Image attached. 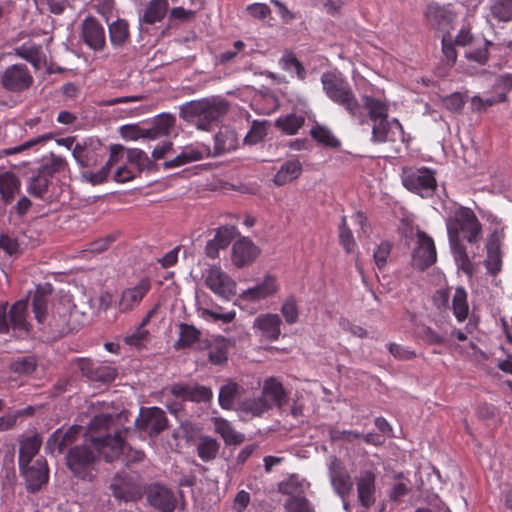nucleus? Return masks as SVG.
Segmentation results:
<instances>
[{
	"label": "nucleus",
	"instance_id": "nucleus-1",
	"mask_svg": "<svg viewBox=\"0 0 512 512\" xmlns=\"http://www.w3.org/2000/svg\"><path fill=\"white\" fill-rule=\"evenodd\" d=\"M130 413L126 410L112 415L100 414L93 417L88 425L85 441L71 446L65 456L66 467L71 474L83 481L96 477V466L103 457L112 462L123 452Z\"/></svg>",
	"mask_w": 512,
	"mask_h": 512
},
{
	"label": "nucleus",
	"instance_id": "nucleus-2",
	"mask_svg": "<svg viewBox=\"0 0 512 512\" xmlns=\"http://www.w3.org/2000/svg\"><path fill=\"white\" fill-rule=\"evenodd\" d=\"M226 101L215 98L192 100L181 105L179 116L198 130L209 131L227 113Z\"/></svg>",
	"mask_w": 512,
	"mask_h": 512
},
{
	"label": "nucleus",
	"instance_id": "nucleus-3",
	"mask_svg": "<svg viewBox=\"0 0 512 512\" xmlns=\"http://www.w3.org/2000/svg\"><path fill=\"white\" fill-rule=\"evenodd\" d=\"M321 84L326 96L341 106L352 118L360 124L367 123L362 105L354 94L351 85L339 74L325 72L321 75Z\"/></svg>",
	"mask_w": 512,
	"mask_h": 512
},
{
	"label": "nucleus",
	"instance_id": "nucleus-4",
	"mask_svg": "<svg viewBox=\"0 0 512 512\" xmlns=\"http://www.w3.org/2000/svg\"><path fill=\"white\" fill-rule=\"evenodd\" d=\"M448 238L459 237L460 233L471 244L481 238V224L472 209L459 207L446 219Z\"/></svg>",
	"mask_w": 512,
	"mask_h": 512
},
{
	"label": "nucleus",
	"instance_id": "nucleus-5",
	"mask_svg": "<svg viewBox=\"0 0 512 512\" xmlns=\"http://www.w3.org/2000/svg\"><path fill=\"white\" fill-rule=\"evenodd\" d=\"M401 180L407 190L422 198L432 196L437 188L434 172L426 167H403Z\"/></svg>",
	"mask_w": 512,
	"mask_h": 512
},
{
	"label": "nucleus",
	"instance_id": "nucleus-6",
	"mask_svg": "<svg viewBox=\"0 0 512 512\" xmlns=\"http://www.w3.org/2000/svg\"><path fill=\"white\" fill-rule=\"evenodd\" d=\"M112 495L124 502H137L146 492L143 479L136 474H117L110 483Z\"/></svg>",
	"mask_w": 512,
	"mask_h": 512
},
{
	"label": "nucleus",
	"instance_id": "nucleus-7",
	"mask_svg": "<svg viewBox=\"0 0 512 512\" xmlns=\"http://www.w3.org/2000/svg\"><path fill=\"white\" fill-rule=\"evenodd\" d=\"M77 316V311H71L64 305L56 307L48 322V332L51 337L53 339H59L78 331L80 323L76 320Z\"/></svg>",
	"mask_w": 512,
	"mask_h": 512
},
{
	"label": "nucleus",
	"instance_id": "nucleus-8",
	"mask_svg": "<svg viewBox=\"0 0 512 512\" xmlns=\"http://www.w3.org/2000/svg\"><path fill=\"white\" fill-rule=\"evenodd\" d=\"M134 426L152 438L167 428L168 420L165 412L159 407H141L138 417L134 420Z\"/></svg>",
	"mask_w": 512,
	"mask_h": 512
},
{
	"label": "nucleus",
	"instance_id": "nucleus-9",
	"mask_svg": "<svg viewBox=\"0 0 512 512\" xmlns=\"http://www.w3.org/2000/svg\"><path fill=\"white\" fill-rule=\"evenodd\" d=\"M33 77L24 64H13L7 67L0 76V85L6 91L21 93L33 85Z\"/></svg>",
	"mask_w": 512,
	"mask_h": 512
},
{
	"label": "nucleus",
	"instance_id": "nucleus-10",
	"mask_svg": "<svg viewBox=\"0 0 512 512\" xmlns=\"http://www.w3.org/2000/svg\"><path fill=\"white\" fill-rule=\"evenodd\" d=\"M20 474L25 480L27 492L35 494L47 485L49 468L44 458H38L33 463L19 466Z\"/></svg>",
	"mask_w": 512,
	"mask_h": 512
},
{
	"label": "nucleus",
	"instance_id": "nucleus-11",
	"mask_svg": "<svg viewBox=\"0 0 512 512\" xmlns=\"http://www.w3.org/2000/svg\"><path fill=\"white\" fill-rule=\"evenodd\" d=\"M417 245L412 253V265L423 271L436 262V248L433 239L424 231L418 230Z\"/></svg>",
	"mask_w": 512,
	"mask_h": 512
},
{
	"label": "nucleus",
	"instance_id": "nucleus-12",
	"mask_svg": "<svg viewBox=\"0 0 512 512\" xmlns=\"http://www.w3.org/2000/svg\"><path fill=\"white\" fill-rule=\"evenodd\" d=\"M205 284L219 297L230 300L236 294V283L219 267L206 271Z\"/></svg>",
	"mask_w": 512,
	"mask_h": 512
},
{
	"label": "nucleus",
	"instance_id": "nucleus-13",
	"mask_svg": "<svg viewBox=\"0 0 512 512\" xmlns=\"http://www.w3.org/2000/svg\"><path fill=\"white\" fill-rule=\"evenodd\" d=\"M328 471L330 482L335 493L342 499H345L353 489V482L349 472L336 457L331 459Z\"/></svg>",
	"mask_w": 512,
	"mask_h": 512
},
{
	"label": "nucleus",
	"instance_id": "nucleus-14",
	"mask_svg": "<svg viewBox=\"0 0 512 512\" xmlns=\"http://www.w3.org/2000/svg\"><path fill=\"white\" fill-rule=\"evenodd\" d=\"M360 505L366 509L376 502V474L372 470H361L355 477Z\"/></svg>",
	"mask_w": 512,
	"mask_h": 512
},
{
	"label": "nucleus",
	"instance_id": "nucleus-15",
	"mask_svg": "<svg viewBox=\"0 0 512 512\" xmlns=\"http://www.w3.org/2000/svg\"><path fill=\"white\" fill-rule=\"evenodd\" d=\"M239 139L236 131L229 126H222L214 136V147L205 146L206 157H218L237 149Z\"/></svg>",
	"mask_w": 512,
	"mask_h": 512
},
{
	"label": "nucleus",
	"instance_id": "nucleus-16",
	"mask_svg": "<svg viewBox=\"0 0 512 512\" xmlns=\"http://www.w3.org/2000/svg\"><path fill=\"white\" fill-rule=\"evenodd\" d=\"M147 501L151 506L161 512H173L176 507V498L173 492L159 483L152 484L146 489Z\"/></svg>",
	"mask_w": 512,
	"mask_h": 512
},
{
	"label": "nucleus",
	"instance_id": "nucleus-17",
	"mask_svg": "<svg viewBox=\"0 0 512 512\" xmlns=\"http://www.w3.org/2000/svg\"><path fill=\"white\" fill-rule=\"evenodd\" d=\"M425 18L432 28L443 32V35H450V29L455 19V15L451 10L431 3L427 5Z\"/></svg>",
	"mask_w": 512,
	"mask_h": 512
},
{
	"label": "nucleus",
	"instance_id": "nucleus-18",
	"mask_svg": "<svg viewBox=\"0 0 512 512\" xmlns=\"http://www.w3.org/2000/svg\"><path fill=\"white\" fill-rule=\"evenodd\" d=\"M81 39L91 49L101 51L105 47V30L99 21L92 17H86L81 25Z\"/></svg>",
	"mask_w": 512,
	"mask_h": 512
},
{
	"label": "nucleus",
	"instance_id": "nucleus-19",
	"mask_svg": "<svg viewBox=\"0 0 512 512\" xmlns=\"http://www.w3.org/2000/svg\"><path fill=\"white\" fill-rule=\"evenodd\" d=\"M82 431L79 425L69 427L65 432L61 429L55 430L47 439L45 450L51 454L58 452L63 453L64 450L74 444Z\"/></svg>",
	"mask_w": 512,
	"mask_h": 512
},
{
	"label": "nucleus",
	"instance_id": "nucleus-20",
	"mask_svg": "<svg viewBox=\"0 0 512 512\" xmlns=\"http://www.w3.org/2000/svg\"><path fill=\"white\" fill-rule=\"evenodd\" d=\"M170 392L176 398L182 401L191 402H209L213 397V392L209 387L199 384H181L177 383L171 386Z\"/></svg>",
	"mask_w": 512,
	"mask_h": 512
},
{
	"label": "nucleus",
	"instance_id": "nucleus-21",
	"mask_svg": "<svg viewBox=\"0 0 512 512\" xmlns=\"http://www.w3.org/2000/svg\"><path fill=\"white\" fill-rule=\"evenodd\" d=\"M260 254V249L247 237H242L232 246V263L237 268L251 265Z\"/></svg>",
	"mask_w": 512,
	"mask_h": 512
},
{
	"label": "nucleus",
	"instance_id": "nucleus-22",
	"mask_svg": "<svg viewBox=\"0 0 512 512\" xmlns=\"http://www.w3.org/2000/svg\"><path fill=\"white\" fill-rule=\"evenodd\" d=\"M151 288L149 279H141L137 285L131 288H127L122 292L119 301L120 312H129L138 306L143 297L148 293Z\"/></svg>",
	"mask_w": 512,
	"mask_h": 512
},
{
	"label": "nucleus",
	"instance_id": "nucleus-23",
	"mask_svg": "<svg viewBox=\"0 0 512 512\" xmlns=\"http://www.w3.org/2000/svg\"><path fill=\"white\" fill-rule=\"evenodd\" d=\"M372 141L376 143H384L387 141H396V132L398 130L400 137L403 136L402 125L397 119L389 121L388 118L372 122Z\"/></svg>",
	"mask_w": 512,
	"mask_h": 512
},
{
	"label": "nucleus",
	"instance_id": "nucleus-24",
	"mask_svg": "<svg viewBox=\"0 0 512 512\" xmlns=\"http://www.w3.org/2000/svg\"><path fill=\"white\" fill-rule=\"evenodd\" d=\"M235 235L236 228L234 226L225 225L219 227L216 230L214 238L209 240L206 244V256L212 259L218 257L219 250L227 248Z\"/></svg>",
	"mask_w": 512,
	"mask_h": 512
},
{
	"label": "nucleus",
	"instance_id": "nucleus-25",
	"mask_svg": "<svg viewBox=\"0 0 512 512\" xmlns=\"http://www.w3.org/2000/svg\"><path fill=\"white\" fill-rule=\"evenodd\" d=\"M245 389L237 382L227 380L224 385L220 387L218 401L221 408L232 410L235 404L239 406V402L243 400Z\"/></svg>",
	"mask_w": 512,
	"mask_h": 512
},
{
	"label": "nucleus",
	"instance_id": "nucleus-26",
	"mask_svg": "<svg viewBox=\"0 0 512 512\" xmlns=\"http://www.w3.org/2000/svg\"><path fill=\"white\" fill-rule=\"evenodd\" d=\"M500 245L499 237L494 232L487 241V256L484 261L487 272L492 276H496L502 269V253Z\"/></svg>",
	"mask_w": 512,
	"mask_h": 512
},
{
	"label": "nucleus",
	"instance_id": "nucleus-27",
	"mask_svg": "<svg viewBox=\"0 0 512 512\" xmlns=\"http://www.w3.org/2000/svg\"><path fill=\"white\" fill-rule=\"evenodd\" d=\"M125 150L122 145L115 144L110 147V156L105 165L95 173H87L83 176L93 185L101 184L106 181L111 168L119 161V155Z\"/></svg>",
	"mask_w": 512,
	"mask_h": 512
},
{
	"label": "nucleus",
	"instance_id": "nucleus-28",
	"mask_svg": "<svg viewBox=\"0 0 512 512\" xmlns=\"http://www.w3.org/2000/svg\"><path fill=\"white\" fill-rule=\"evenodd\" d=\"M277 290L275 278L267 275L262 283L243 291L240 297L247 301H257L273 295Z\"/></svg>",
	"mask_w": 512,
	"mask_h": 512
},
{
	"label": "nucleus",
	"instance_id": "nucleus-29",
	"mask_svg": "<svg viewBox=\"0 0 512 512\" xmlns=\"http://www.w3.org/2000/svg\"><path fill=\"white\" fill-rule=\"evenodd\" d=\"M261 397H265L272 406L276 405L278 408H282L287 402V393L275 378H269L264 382Z\"/></svg>",
	"mask_w": 512,
	"mask_h": 512
},
{
	"label": "nucleus",
	"instance_id": "nucleus-30",
	"mask_svg": "<svg viewBox=\"0 0 512 512\" xmlns=\"http://www.w3.org/2000/svg\"><path fill=\"white\" fill-rule=\"evenodd\" d=\"M168 8V0H151L147 4L142 16L139 18V21L141 24L153 25L166 16Z\"/></svg>",
	"mask_w": 512,
	"mask_h": 512
},
{
	"label": "nucleus",
	"instance_id": "nucleus-31",
	"mask_svg": "<svg viewBox=\"0 0 512 512\" xmlns=\"http://www.w3.org/2000/svg\"><path fill=\"white\" fill-rule=\"evenodd\" d=\"M52 292L50 284L38 285L32 299V310L39 323H43L47 314L48 296Z\"/></svg>",
	"mask_w": 512,
	"mask_h": 512
},
{
	"label": "nucleus",
	"instance_id": "nucleus-32",
	"mask_svg": "<svg viewBox=\"0 0 512 512\" xmlns=\"http://www.w3.org/2000/svg\"><path fill=\"white\" fill-rule=\"evenodd\" d=\"M302 172V164L298 159L286 161L274 176V183L283 186L294 179H297Z\"/></svg>",
	"mask_w": 512,
	"mask_h": 512
},
{
	"label": "nucleus",
	"instance_id": "nucleus-33",
	"mask_svg": "<svg viewBox=\"0 0 512 512\" xmlns=\"http://www.w3.org/2000/svg\"><path fill=\"white\" fill-rule=\"evenodd\" d=\"M127 161L137 167L141 173L143 171H157L159 166L143 150L137 148L126 149Z\"/></svg>",
	"mask_w": 512,
	"mask_h": 512
},
{
	"label": "nucleus",
	"instance_id": "nucleus-34",
	"mask_svg": "<svg viewBox=\"0 0 512 512\" xmlns=\"http://www.w3.org/2000/svg\"><path fill=\"white\" fill-rule=\"evenodd\" d=\"M280 324L281 319L277 314L260 315L255 320V326H257L272 341L279 338Z\"/></svg>",
	"mask_w": 512,
	"mask_h": 512
},
{
	"label": "nucleus",
	"instance_id": "nucleus-35",
	"mask_svg": "<svg viewBox=\"0 0 512 512\" xmlns=\"http://www.w3.org/2000/svg\"><path fill=\"white\" fill-rule=\"evenodd\" d=\"M20 180L13 173L0 174V193L3 201L9 204L20 191Z\"/></svg>",
	"mask_w": 512,
	"mask_h": 512
},
{
	"label": "nucleus",
	"instance_id": "nucleus-36",
	"mask_svg": "<svg viewBox=\"0 0 512 512\" xmlns=\"http://www.w3.org/2000/svg\"><path fill=\"white\" fill-rule=\"evenodd\" d=\"M42 440L38 435L27 437L21 442L19 449V466L33 463V458L39 452Z\"/></svg>",
	"mask_w": 512,
	"mask_h": 512
},
{
	"label": "nucleus",
	"instance_id": "nucleus-37",
	"mask_svg": "<svg viewBox=\"0 0 512 512\" xmlns=\"http://www.w3.org/2000/svg\"><path fill=\"white\" fill-rule=\"evenodd\" d=\"M271 408L272 404L267 399H265V397L261 396L252 399L244 397L243 400L239 402V407H237L239 411L255 417L261 416L264 412Z\"/></svg>",
	"mask_w": 512,
	"mask_h": 512
},
{
	"label": "nucleus",
	"instance_id": "nucleus-38",
	"mask_svg": "<svg viewBox=\"0 0 512 512\" xmlns=\"http://www.w3.org/2000/svg\"><path fill=\"white\" fill-rule=\"evenodd\" d=\"M28 308V299H21L11 306L9 311V319L15 329H21L26 332L29 331V325L26 321V314Z\"/></svg>",
	"mask_w": 512,
	"mask_h": 512
},
{
	"label": "nucleus",
	"instance_id": "nucleus-39",
	"mask_svg": "<svg viewBox=\"0 0 512 512\" xmlns=\"http://www.w3.org/2000/svg\"><path fill=\"white\" fill-rule=\"evenodd\" d=\"M364 105L362 109H366L370 121L374 122L384 118H388V106L386 103L372 96H364Z\"/></svg>",
	"mask_w": 512,
	"mask_h": 512
},
{
	"label": "nucleus",
	"instance_id": "nucleus-40",
	"mask_svg": "<svg viewBox=\"0 0 512 512\" xmlns=\"http://www.w3.org/2000/svg\"><path fill=\"white\" fill-rule=\"evenodd\" d=\"M209 348L208 359L214 365H223L228 360L229 341L225 338L217 339Z\"/></svg>",
	"mask_w": 512,
	"mask_h": 512
},
{
	"label": "nucleus",
	"instance_id": "nucleus-41",
	"mask_svg": "<svg viewBox=\"0 0 512 512\" xmlns=\"http://www.w3.org/2000/svg\"><path fill=\"white\" fill-rule=\"evenodd\" d=\"M219 442L210 436H203L197 444V454L203 461L214 460L219 452Z\"/></svg>",
	"mask_w": 512,
	"mask_h": 512
},
{
	"label": "nucleus",
	"instance_id": "nucleus-42",
	"mask_svg": "<svg viewBox=\"0 0 512 512\" xmlns=\"http://www.w3.org/2000/svg\"><path fill=\"white\" fill-rule=\"evenodd\" d=\"M453 313L459 322L464 321L469 313V305L467 301L466 290L459 286L455 289L452 299Z\"/></svg>",
	"mask_w": 512,
	"mask_h": 512
},
{
	"label": "nucleus",
	"instance_id": "nucleus-43",
	"mask_svg": "<svg viewBox=\"0 0 512 512\" xmlns=\"http://www.w3.org/2000/svg\"><path fill=\"white\" fill-rule=\"evenodd\" d=\"M304 117L294 113L276 119L275 126L288 135L296 134L304 124Z\"/></svg>",
	"mask_w": 512,
	"mask_h": 512
},
{
	"label": "nucleus",
	"instance_id": "nucleus-44",
	"mask_svg": "<svg viewBox=\"0 0 512 512\" xmlns=\"http://www.w3.org/2000/svg\"><path fill=\"white\" fill-rule=\"evenodd\" d=\"M109 37L114 46H123L129 38V26L123 19H117L109 25Z\"/></svg>",
	"mask_w": 512,
	"mask_h": 512
},
{
	"label": "nucleus",
	"instance_id": "nucleus-45",
	"mask_svg": "<svg viewBox=\"0 0 512 512\" xmlns=\"http://www.w3.org/2000/svg\"><path fill=\"white\" fill-rule=\"evenodd\" d=\"M216 431L221 435L227 445H239L244 442L245 436L235 431L226 420L216 422Z\"/></svg>",
	"mask_w": 512,
	"mask_h": 512
},
{
	"label": "nucleus",
	"instance_id": "nucleus-46",
	"mask_svg": "<svg viewBox=\"0 0 512 512\" xmlns=\"http://www.w3.org/2000/svg\"><path fill=\"white\" fill-rule=\"evenodd\" d=\"M416 333L428 345H441L447 342V333L445 331H435L424 324L417 327Z\"/></svg>",
	"mask_w": 512,
	"mask_h": 512
},
{
	"label": "nucleus",
	"instance_id": "nucleus-47",
	"mask_svg": "<svg viewBox=\"0 0 512 512\" xmlns=\"http://www.w3.org/2000/svg\"><path fill=\"white\" fill-rule=\"evenodd\" d=\"M310 134L314 140L326 147L338 148L341 144L332 132L324 126H314L311 129Z\"/></svg>",
	"mask_w": 512,
	"mask_h": 512
},
{
	"label": "nucleus",
	"instance_id": "nucleus-48",
	"mask_svg": "<svg viewBox=\"0 0 512 512\" xmlns=\"http://www.w3.org/2000/svg\"><path fill=\"white\" fill-rule=\"evenodd\" d=\"M66 166H67V163H66L65 159L51 154L50 161L42 164L37 169V172L51 181V178H53V176L56 173L63 171L66 168Z\"/></svg>",
	"mask_w": 512,
	"mask_h": 512
},
{
	"label": "nucleus",
	"instance_id": "nucleus-49",
	"mask_svg": "<svg viewBox=\"0 0 512 512\" xmlns=\"http://www.w3.org/2000/svg\"><path fill=\"white\" fill-rule=\"evenodd\" d=\"M491 15L498 21L512 20V0H494L490 6Z\"/></svg>",
	"mask_w": 512,
	"mask_h": 512
},
{
	"label": "nucleus",
	"instance_id": "nucleus-50",
	"mask_svg": "<svg viewBox=\"0 0 512 512\" xmlns=\"http://www.w3.org/2000/svg\"><path fill=\"white\" fill-rule=\"evenodd\" d=\"M37 360L34 356L19 357L9 364V369L20 375H28L35 371Z\"/></svg>",
	"mask_w": 512,
	"mask_h": 512
},
{
	"label": "nucleus",
	"instance_id": "nucleus-51",
	"mask_svg": "<svg viewBox=\"0 0 512 512\" xmlns=\"http://www.w3.org/2000/svg\"><path fill=\"white\" fill-rule=\"evenodd\" d=\"M180 337L177 341L178 348H186L191 346L194 342L199 339L200 331L193 325L181 323L179 326Z\"/></svg>",
	"mask_w": 512,
	"mask_h": 512
},
{
	"label": "nucleus",
	"instance_id": "nucleus-52",
	"mask_svg": "<svg viewBox=\"0 0 512 512\" xmlns=\"http://www.w3.org/2000/svg\"><path fill=\"white\" fill-rule=\"evenodd\" d=\"M51 181L40 173H36L30 178L28 192L38 198H43L47 193Z\"/></svg>",
	"mask_w": 512,
	"mask_h": 512
},
{
	"label": "nucleus",
	"instance_id": "nucleus-53",
	"mask_svg": "<svg viewBox=\"0 0 512 512\" xmlns=\"http://www.w3.org/2000/svg\"><path fill=\"white\" fill-rule=\"evenodd\" d=\"M284 508L286 512H314V507L304 496L289 497L284 504Z\"/></svg>",
	"mask_w": 512,
	"mask_h": 512
},
{
	"label": "nucleus",
	"instance_id": "nucleus-54",
	"mask_svg": "<svg viewBox=\"0 0 512 512\" xmlns=\"http://www.w3.org/2000/svg\"><path fill=\"white\" fill-rule=\"evenodd\" d=\"M280 63L282 64V68L284 70H291L293 68L299 79H305L306 70L303 64L297 59L294 53L286 51L283 54Z\"/></svg>",
	"mask_w": 512,
	"mask_h": 512
},
{
	"label": "nucleus",
	"instance_id": "nucleus-55",
	"mask_svg": "<svg viewBox=\"0 0 512 512\" xmlns=\"http://www.w3.org/2000/svg\"><path fill=\"white\" fill-rule=\"evenodd\" d=\"M267 135V121H254L251 129L244 138L246 144L253 145L262 141Z\"/></svg>",
	"mask_w": 512,
	"mask_h": 512
},
{
	"label": "nucleus",
	"instance_id": "nucleus-56",
	"mask_svg": "<svg viewBox=\"0 0 512 512\" xmlns=\"http://www.w3.org/2000/svg\"><path fill=\"white\" fill-rule=\"evenodd\" d=\"M50 139H52V134L51 133L44 134V135L35 137L33 139H30V140L24 142L21 145H18V146L12 147V148L4 149L2 151V153L4 155L17 154V153L23 152L25 150H28V149L36 146V145L43 144V143L47 142Z\"/></svg>",
	"mask_w": 512,
	"mask_h": 512
},
{
	"label": "nucleus",
	"instance_id": "nucleus-57",
	"mask_svg": "<svg viewBox=\"0 0 512 512\" xmlns=\"http://www.w3.org/2000/svg\"><path fill=\"white\" fill-rule=\"evenodd\" d=\"M116 376L115 368L97 364L90 381L106 384L112 382Z\"/></svg>",
	"mask_w": 512,
	"mask_h": 512
},
{
	"label": "nucleus",
	"instance_id": "nucleus-58",
	"mask_svg": "<svg viewBox=\"0 0 512 512\" xmlns=\"http://www.w3.org/2000/svg\"><path fill=\"white\" fill-rule=\"evenodd\" d=\"M465 102V96L460 92H454L442 98L443 106L452 113H461Z\"/></svg>",
	"mask_w": 512,
	"mask_h": 512
},
{
	"label": "nucleus",
	"instance_id": "nucleus-59",
	"mask_svg": "<svg viewBox=\"0 0 512 512\" xmlns=\"http://www.w3.org/2000/svg\"><path fill=\"white\" fill-rule=\"evenodd\" d=\"M153 124L161 136L168 135L175 124V117L168 113H163L155 117Z\"/></svg>",
	"mask_w": 512,
	"mask_h": 512
},
{
	"label": "nucleus",
	"instance_id": "nucleus-60",
	"mask_svg": "<svg viewBox=\"0 0 512 512\" xmlns=\"http://www.w3.org/2000/svg\"><path fill=\"white\" fill-rule=\"evenodd\" d=\"M281 313L288 324L298 320V306L294 296H289L282 305Z\"/></svg>",
	"mask_w": 512,
	"mask_h": 512
},
{
	"label": "nucleus",
	"instance_id": "nucleus-61",
	"mask_svg": "<svg viewBox=\"0 0 512 512\" xmlns=\"http://www.w3.org/2000/svg\"><path fill=\"white\" fill-rule=\"evenodd\" d=\"M392 245L388 241L380 243L373 253L375 264L378 268H383L387 263V258L391 253Z\"/></svg>",
	"mask_w": 512,
	"mask_h": 512
},
{
	"label": "nucleus",
	"instance_id": "nucleus-62",
	"mask_svg": "<svg viewBox=\"0 0 512 512\" xmlns=\"http://www.w3.org/2000/svg\"><path fill=\"white\" fill-rule=\"evenodd\" d=\"M15 54L30 62L35 68H39L40 57L38 48L18 47L15 49Z\"/></svg>",
	"mask_w": 512,
	"mask_h": 512
},
{
	"label": "nucleus",
	"instance_id": "nucleus-63",
	"mask_svg": "<svg viewBox=\"0 0 512 512\" xmlns=\"http://www.w3.org/2000/svg\"><path fill=\"white\" fill-rule=\"evenodd\" d=\"M442 52L446 57L447 64L450 66L454 65L457 59V52L451 34L442 36Z\"/></svg>",
	"mask_w": 512,
	"mask_h": 512
},
{
	"label": "nucleus",
	"instance_id": "nucleus-64",
	"mask_svg": "<svg viewBox=\"0 0 512 512\" xmlns=\"http://www.w3.org/2000/svg\"><path fill=\"white\" fill-rule=\"evenodd\" d=\"M329 435L332 441H344L351 443L355 439L361 438L362 434L356 431L350 430H339L335 428H331L329 430Z\"/></svg>",
	"mask_w": 512,
	"mask_h": 512
}]
</instances>
